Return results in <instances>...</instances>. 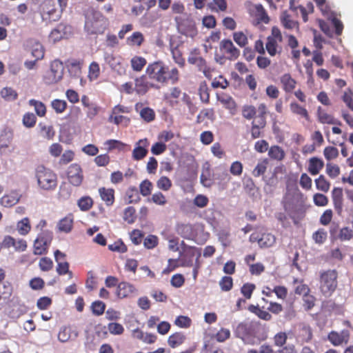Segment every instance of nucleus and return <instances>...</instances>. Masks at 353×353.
Wrapping results in <instances>:
<instances>
[{
    "instance_id": "0eeeda50",
    "label": "nucleus",
    "mask_w": 353,
    "mask_h": 353,
    "mask_svg": "<svg viewBox=\"0 0 353 353\" xmlns=\"http://www.w3.org/2000/svg\"><path fill=\"white\" fill-rule=\"evenodd\" d=\"M71 26L60 23L51 31L49 36L50 40L55 43L62 39L68 38L71 34Z\"/></svg>"
},
{
    "instance_id": "423d86ee",
    "label": "nucleus",
    "mask_w": 353,
    "mask_h": 353,
    "mask_svg": "<svg viewBox=\"0 0 353 353\" xmlns=\"http://www.w3.org/2000/svg\"><path fill=\"white\" fill-rule=\"evenodd\" d=\"M283 206L285 210L290 216H293L302 206V201L299 194L288 193L283 199Z\"/></svg>"
},
{
    "instance_id": "052dcab7",
    "label": "nucleus",
    "mask_w": 353,
    "mask_h": 353,
    "mask_svg": "<svg viewBox=\"0 0 353 353\" xmlns=\"http://www.w3.org/2000/svg\"><path fill=\"white\" fill-rule=\"evenodd\" d=\"M108 329L112 334L119 335L121 334L124 328L122 325L118 323H110L108 325Z\"/></svg>"
},
{
    "instance_id": "b1692460",
    "label": "nucleus",
    "mask_w": 353,
    "mask_h": 353,
    "mask_svg": "<svg viewBox=\"0 0 353 353\" xmlns=\"http://www.w3.org/2000/svg\"><path fill=\"white\" fill-rule=\"evenodd\" d=\"M146 63V59L139 56H134L130 60L131 68L135 72H141Z\"/></svg>"
},
{
    "instance_id": "37998d69",
    "label": "nucleus",
    "mask_w": 353,
    "mask_h": 353,
    "mask_svg": "<svg viewBox=\"0 0 353 353\" xmlns=\"http://www.w3.org/2000/svg\"><path fill=\"white\" fill-rule=\"evenodd\" d=\"M281 21L283 26L287 29H292L296 26V23L290 19V17L286 13L283 12L281 17Z\"/></svg>"
},
{
    "instance_id": "de8ad7c7",
    "label": "nucleus",
    "mask_w": 353,
    "mask_h": 353,
    "mask_svg": "<svg viewBox=\"0 0 353 353\" xmlns=\"http://www.w3.org/2000/svg\"><path fill=\"white\" fill-rule=\"evenodd\" d=\"M91 308L94 314L99 316L104 312L105 305L102 301H97L92 303Z\"/></svg>"
},
{
    "instance_id": "2eb2a0df",
    "label": "nucleus",
    "mask_w": 353,
    "mask_h": 353,
    "mask_svg": "<svg viewBox=\"0 0 353 353\" xmlns=\"http://www.w3.org/2000/svg\"><path fill=\"white\" fill-rule=\"evenodd\" d=\"M21 197V195L18 192L12 191L1 198L0 204L6 208H10L17 204Z\"/></svg>"
},
{
    "instance_id": "774afa93",
    "label": "nucleus",
    "mask_w": 353,
    "mask_h": 353,
    "mask_svg": "<svg viewBox=\"0 0 353 353\" xmlns=\"http://www.w3.org/2000/svg\"><path fill=\"white\" fill-rule=\"evenodd\" d=\"M313 201L314 204L317 206H325L328 202L327 196L320 193H316L314 195Z\"/></svg>"
},
{
    "instance_id": "4d7b16f0",
    "label": "nucleus",
    "mask_w": 353,
    "mask_h": 353,
    "mask_svg": "<svg viewBox=\"0 0 353 353\" xmlns=\"http://www.w3.org/2000/svg\"><path fill=\"white\" fill-rule=\"evenodd\" d=\"M37 118L33 113L28 112L23 117V123L27 128H32L35 125Z\"/></svg>"
},
{
    "instance_id": "58836bf2",
    "label": "nucleus",
    "mask_w": 353,
    "mask_h": 353,
    "mask_svg": "<svg viewBox=\"0 0 353 353\" xmlns=\"http://www.w3.org/2000/svg\"><path fill=\"white\" fill-rule=\"evenodd\" d=\"M141 117L147 122H150L154 120L155 114L152 109L150 108H143L140 112Z\"/></svg>"
},
{
    "instance_id": "6ab92c4d",
    "label": "nucleus",
    "mask_w": 353,
    "mask_h": 353,
    "mask_svg": "<svg viewBox=\"0 0 353 353\" xmlns=\"http://www.w3.org/2000/svg\"><path fill=\"white\" fill-rule=\"evenodd\" d=\"M99 194L101 196V199L105 202L107 205H112L114 201V191L113 189H106L105 188H101L99 190Z\"/></svg>"
},
{
    "instance_id": "ddd939ff",
    "label": "nucleus",
    "mask_w": 353,
    "mask_h": 353,
    "mask_svg": "<svg viewBox=\"0 0 353 353\" xmlns=\"http://www.w3.org/2000/svg\"><path fill=\"white\" fill-rule=\"evenodd\" d=\"M79 335L77 330H73L70 326H62L58 333V339L61 343H65L70 339H76Z\"/></svg>"
},
{
    "instance_id": "bb28decb",
    "label": "nucleus",
    "mask_w": 353,
    "mask_h": 353,
    "mask_svg": "<svg viewBox=\"0 0 353 353\" xmlns=\"http://www.w3.org/2000/svg\"><path fill=\"white\" fill-rule=\"evenodd\" d=\"M144 41V37L140 32H134L132 34L128 37L127 43L129 46H140Z\"/></svg>"
},
{
    "instance_id": "5fc2aeb1",
    "label": "nucleus",
    "mask_w": 353,
    "mask_h": 353,
    "mask_svg": "<svg viewBox=\"0 0 353 353\" xmlns=\"http://www.w3.org/2000/svg\"><path fill=\"white\" fill-rule=\"evenodd\" d=\"M39 266L42 271L47 272L52 268L53 262L50 258L43 257L39 261Z\"/></svg>"
},
{
    "instance_id": "5701e85b",
    "label": "nucleus",
    "mask_w": 353,
    "mask_h": 353,
    "mask_svg": "<svg viewBox=\"0 0 353 353\" xmlns=\"http://www.w3.org/2000/svg\"><path fill=\"white\" fill-rule=\"evenodd\" d=\"M17 230L19 234L27 235L31 230V225L28 218L25 217L17 223Z\"/></svg>"
},
{
    "instance_id": "09e8293b",
    "label": "nucleus",
    "mask_w": 353,
    "mask_h": 353,
    "mask_svg": "<svg viewBox=\"0 0 353 353\" xmlns=\"http://www.w3.org/2000/svg\"><path fill=\"white\" fill-rule=\"evenodd\" d=\"M191 322V319L189 317L179 316L175 319L174 324L179 327L188 328L190 326Z\"/></svg>"
},
{
    "instance_id": "864d4df0",
    "label": "nucleus",
    "mask_w": 353,
    "mask_h": 353,
    "mask_svg": "<svg viewBox=\"0 0 353 353\" xmlns=\"http://www.w3.org/2000/svg\"><path fill=\"white\" fill-rule=\"evenodd\" d=\"M233 285L232 279L230 276H225L219 281V285L223 291H229Z\"/></svg>"
},
{
    "instance_id": "39448f33",
    "label": "nucleus",
    "mask_w": 353,
    "mask_h": 353,
    "mask_svg": "<svg viewBox=\"0 0 353 353\" xmlns=\"http://www.w3.org/2000/svg\"><path fill=\"white\" fill-rule=\"evenodd\" d=\"M63 74V63L59 60H54L51 63L50 69L43 76V81L48 85L56 83L62 79Z\"/></svg>"
},
{
    "instance_id": "c756f323",
    "label": "nucleus",
    "mask_w": 353,
    "mask_h": 353,
    "mask_svg": "<svg viewBox=\"0 0 353 353\" xmlns=\"http://www.w3.org/2000/svg\"><path fill=\"white\" fill-rule=\"evenodd\" d=\"M200 182L205 188H210L213 184V180L208 168L203 170L200 176Z\"/></svg>"
},
{
    "instance_id": "dca6fc26",
    "label": "nucleus",
    "mask_w": 353,
    "mask_h": 353,
    "mask_svg": "<svg viewBox=\"0 0 353 353\" xmlns=\"http://www.w3.org/2000/svg\"><path fill=\"white\" fill-rule=\"evenodd\" d=\"M136 289L132 284L127 282H121L117 287V294L121 298H124L130 294L135 292Z\"/></svg>"
},
{
    "instance_id": "4468645a",
    "label": "nucleus",
    "mask_w": 353,
    "mask_h": 353,
    "mask_svg": "<svg viewBox=\"0 0 353 353\" xmlns=\"http://www.w3.org/2000/svg\"><path fill=\"white\" fill-rule=\"evenodd\" d=\"M153 86L154 85L147 80L146 76L145 75H142L135 79L134 90L138 94H145L150 88Z\"/></svg>"
},
{
    "instance_id": "e433bc0d",
    "label": "nucleus",
    "mask_w": 353,
    "mask_h": 353,
    "mask_svg": "<svg viewBox=\"0 0 353 353\" xmlns=\"http://www.w3.org/2000/svg\"><path fill=\"white\" fill-rule=\"evenodd\" d=\"M77 204L82 211H87L92 206L93 201L90 196H83L78 201Z\"/></svg>"
},
{
    "instance_id": "9b49d317",
    "label": "nucleus",
    "mask_w": 353,
    "mask_h": 353,
    "mask_svg": "<svg viewBox=\"0 0 353 353\" xmlns=\"http://www.w3.org/2000/svg\"><path fill=\"white\" fill-rule=\"evenodd\" d=\"M103 57L105 63L110 65L112 70L116 71L120 74L125 72L124 68L121 65V59L120 57L108 52H105Z\"/></svg>"
},
{
    "instance_id": "a19ab883",
    "label": "nucleus",
    "mask_w": 353,
    "mask_h": 353,
    "mask_svg": "<svg viewBox=\"0 0 353 353\" xmlns=\"http://www.w3.org/2000/svg\"><path fill=\"white\" fill-rule=\"evenodd\" d=\"M10 242L17 251L23 252L27 248L26 241L23 239H15L10 237Z\"/></svg>"
},
{
    "instance_id": "72a5a7b5",
    "label": "nucleus",
    "mask_w": 353,
    "mask_h": 353,
    "mask_svg": "<svg viewBox=\"0 0 353 353\" xmlns=\"http://www.w3.org/2000/svg\"><path fill=\"white\" fill-rule=\"evenodd\" d=\"M29 104L31 106H34L37 114L39 117H43L46 114V109L45 105L41 102L34 99H30Z\"/></svg>"
},
{
    "instance_id": "a878e982",
    "label": "nucleus",
    "mask_w": 353,
    "mask_h": 353,
    "mask_svg": "<svg viewBox=\"0 0 353 353\" xmlns=\"http://www.w3.org/2000/svg\"><path fill=\"white\" fill-rule=\"evenodd\" d=\"M248 310L263 320L269 321L272 318L271 314L268 312L261 310L259 306L251 305L249 306Z\"/></svg>"
},
{
    "instance_id": "cd10ccee",
    "label": "nucleus",
    "mask_w": 353,
    "mask_h": 353,
    "mask_svg": "<svg viewBox=\"0 0 353 353\" xmlns=\"http://www.w3.org/2000/svg\"><path fill=\"white\" fill-rule=\"evenodd\" d=\"M73 219L70 216H65L58 223L59 230L61 232L68 233L72 228Z\"/></svg>"
},
{
    "instance_id": "4c0bfd02",
    "label": "nucleus",
    "mask_w": 353,
    "mask_h": 353,
    "mask_svg": "<svg viewBox=\"0 0 353 353\" xmlns=\"http://www.w3.org/2000/svg\"><path fill=\"white\" fill-rule=\"evenodd\" d=\"M353 238V230L344 227L339 231V239L342 241H350Z\"/></svg>"
},
{
    "instance_id": "6e6552de",
    "label": "nucleus",
    "mask_w": 353,
    "mask_h": 353,
    "mask_svg": "<svg viewBox=\"0 0 353 353\" xmlns=\"http://www.w3.org/2000/svg\"><path fill=\"white\" fill-rule=\"evenodd\" d=\"M83 174L80 166L77 164H72L68 170V178L73 185L79 186L83 181Z\"/></svg>"
},
{
    "instance_id": "f257e3e1",
    "label": "nucleus",
    "mask_w": 353,
    "mask_h": 353,
    "mask_svg": "<svg viewBox=\"0 0 353 353\" xmlns=\"http://www.w3.org/2000/svg\"><path fill=\"white\" fill-rule=\"evenodd\" d=\"M145 74L150 80L160 83H167L170 81L172 84L178 82L179 72L176 68L170 70L162 61H154L149 63L146 68Z\"/></svg>"
},
{
    "instance_id": "f3484780",
    "label": "nucleus",
    "mask_w": 353,
    "mask_h": 353,
    "mask_svg": "<svg viewBox=\"0 0 353 353\" xmlns=\"http://www.w3.org/2000/svg\"><path fill=\"white\" fill-rule=\"evenodd\" d=\"M324 163L322 160L316 157H312L310 159L308 171L312 175H316L323 168Z\"/></svg>"
},
{
    "instance_id": "e2e57ef3",
    "label": "nucleus",
    "mask_w": 353,
    "mask_h": 353,
    "mask_svg": "<svg viewBox=\"0 0 353 353\" xmlns=\"http://www.w3.org/2000/svg\"><path fill=\"white\" fill-rule=\"evenodd\" d=\"M109 250L113 252H118L120 253H124L127 251V247L121 241H118L114 242L112 244H110L108 245Z\"/></svg>"
},
{
    "instance_id": "c03bdc74",
    "label": "nucleus",
    "mask_w": 353,
    "mask_h": 353,
    "mask_svg": "<svg viewBox=\"0 0 353 353\" xmlns=\"http://www.w3.org/2000/svg\"><path fill=\"white\" fill-rule=\"evenodd\" d=\"M290 110L293 113L301 115L305 118L306 119H308V113L306 109L301 107L298 103H292L290 104Z\"/></svg>"
},
{
    "instance_id": "2f4dec72",
    "label": "nucleus",
    "mask_w": 353,
    "mask_h": 353,
    "mask_svg": "<svg viewBox=\"0 0 353 353\" xmlns=\"http://www.w3.org/2000/svg\"><path fill=\"white\" fill-rule=\"evenodd\" d=\"M32 55L37 59H41L44 56V50L42 45L38 41H34L32 45Z\"/></svg>"
},
{
    "instance_id": "680f3d73",
    "label": "nucleus",
    "mask_w": 353,
    "mask_h": 353,
    "mask_svg": "<svg viewBox=\"0 0 353 353\" xmlns=\"http://www.w3.org/2000/svg\"><path fill=\"white\" fill-rule=\"evenodd\" d=\"M67 106V103L63 100L54 99L52 101V107L57 113L63 112Z\"/></svg>"
},
{
    "instance_id": "8fccbe9b",
    "label": "nucleus",
    "mask_w": 353,
    "mask_h": 353,
    "mask_svg": "<svg viewBox=\"0 0 353 353\" xmlns=\"http://www.w3.org/2000/svg\"><path fill=\"white\" fill-rule=\"evenodd\" d=\"M255 9L258 19L263 23H268L269 21V18L263 6L261 4H256L255 5Z\"/></svg>"
},
{
    "instance_id": "13d9d810",
    "label": "nucleus",
    "mask_w": 353,
    "mask_h": 353,
    "mask_svg": "<svg viewBox=\"0 0 353 353\" xmlns=\"http://www.w3.org/2000/svg\"><path fill=\"white\" fill-rule=\"evenodd\" d=\"M148 150L143 146L137 145L133 150L132 157L135 160H141L146 156Z\"/></svg>"
},
{
    "instance_id": "a211bd4d",
    "label": "nucleus",
    "mask_w": 353,
    "mask_h": 353,
    "mask_svg": "<svg viewBox=\"0 0 353 353\" xmlns=\"http://www.w3.org/2000/svg\"><path fill=\"white\" fill-rule=\"evenodd\" d=\"M217 99L223 105L230 111L234 110L236 108V103L234 99L228 94L221 93L216 95Z\"/></svg>"
},
{
    "instance_id": "393cba45",
    "label": "nucleus",
    "mask_w": 353,
    "mask_h": 353,
    "mask_svg": "<svg viewBox=\"0 0 353 353\" xmlns=\"http://www.w3.org/2000/svg\"><path fill=\"white\" fill-rule=\"evenodd\" d=\"M199 70L202 72L206 78H211V68L207 65L205 60L201 57L197 59V61L194 64Z\"/></svg>"
},
{
    "instance_id": "412c9836",
    "label": "nucleus",
    "mask_w": 353,
    "mask_h": 353,
    "mask_svg": "<svg viewBox=\"0 0 353 353\" xmlns=\"http://www.w3.org/2000/svg\"><path fill=\"white\" fill-rule=\"evenodd\" d=\"M281 83L285 92H292L296 85V81L289 74H285L281 77Z\"/></svg>"
},
{
    "instance_id": "603ef678",
    "label": "nucleus",
    "mask_w": 353,
    "mask_h": 353,
    "mask_svg": "<svg viewBox=\"0 0 353 353\" xmlns=\"http://www.w3.org/2000/svg\"><path fill=\"white\" fill-rule=\"evenodd\" d=\"M209 203L208 198L203 194H198L193 200V203L198 208H203L207 206Z\"/></svg>"
},
{
    "instance_id": "49530a36",
    "label": "nucleus",
    "mask_w": 353,
    "mask_h": 353,
    "mask_svg": "<svg viewBox=\"0 0 353 353\" xmlns=\"http://www.w3.org/2000/svg\"><path fill=\"white\" fill-rule=\"evenodd\" d=\"M100 74L99 65L96 62H92L89 67V78L91 81L96 80Z\"/></svg>"
},
{
    "instance_id": "c85d7f7f",
    "label": "nucleus",
    "mask_w": 353,
    "mask_h": 353,
    "mask_svg": "<svg viewBox=\"0 0 353 353\" xmlns=\"http://www.w3.org/2000/svg\"><path fill=\"white\" fill-rule=\"evenodd\" d=\"M275 243V237L270 233H264L261 235L259 240V246L261 248H268Z\"/></svg>"
},
{
    "instance_id": "1a4fd4ad",
    "label": "nucleus",
    "mask_w": 353,
    "mask_h": 353,
    "mask_svg": "<svg viewBox=\"0 0 353 353\" xmlns=\"http://www.w3.org/2000/svg\"><path fill=\"white\" fill-rule=\"evenodd\" d=\"M350 338L349 331L343 330L340 332L332 331L327 336L330 342L334 346H339L343 343H347Z\"/></svg>"
},
{
    "instance_id": "ea45409f",
    "label": "nucleus",
    "mask_w": 353,
    "mask_h": 353,
    "mask_svg": "<svg viewBox=\"0 0 353 353\" xmlns=\"http://www.w3.org/2000/svg\"><path fill=\"white\" fill-rule=\"evenodd\" d=\"M57 272L59 275L68 274L69 279H72V273L69 270V263L68 262H57Z\"/></svg>"
},
{
    "instance_id": "7ed1b4c3",
    "label": "nucleus",
    "mask_w": 353,
    "mask_h": 353,
    "mask_svg": "<svg viewBox=\"0 0 353 353\" xmlns=\"http://www.w3.org/2000/svg\"><path fill=\"white\" fill-rule=\"evenodd\" d=\"M107 26L105 18L102 14L93 9L85 14V29L90 34L103 33Z\"/></svg>"
},
{
    "instance_id": "3c124183",
    "label": "nucleus",
    "mask_w": 353,
    "mask_h": 353,
    "mask_svg": "<svg viewBox=\"0 0 353 353\" xmlns=\"http://www.w3.org/2000/svg\"><path fill=\"white\" fill-rule=\"evenodd\" d=\"M157 186L159 189L163 191H168L172 186L171 181L166 176H161L157 182Z\"/></svg>"
},
{
    "instance_id": "4be33fe9",
    "label": "nucleus",
    "mask_w": 353,
    "mask_h": 353,
    "mask_svg": "<svg viewBox=\"0 0 353 353\" xmlns=\"http://www.w3.org/2000/svg\"><path fill=\"white\" fill-rule=\"evenodd\" d=\"M185 339V336L182 332H176L169 336L168 343L171 347L174 348L181 345Z\"/></svg>"
},
{
    "instance_id": "20e7f679",
    "label": "nucleus",
    "mask_w": 353,
    "mask_h": 353,
    "mask_svg": "<svg viewBox=\"0 0 353 353\" xmlns=\"http://www.w3.org/2000/svg\"><path fill=\"white\" fill-rule=\"evenodd\" d=\"M337 272L329 270L322 272L320 274V290L325 296H329L335 290L337 286Z\"/></svg>"
},
{
    "instance_id": "9d476101",
    "label": "nucleus",
    "mask_w": 353,
    "mask_h": 353,
    "mask_svg": "<svg viewBox=\"0 0 353 353\" xmlns=\"http://www.w3.org/2000/svg\"><path fill=\"white\" fill-rule=\"evenodd\" d=\"M43 11V19L45 18V15L47 14L48 16L49 19H52L53 21L58 20L61 14L62 13L59 9L55 8L54 7V3L51 0H46L42 6Z\"/></svg>"
},
{
    "instance_id": "338daca9",
    "label": "nucleus",
    "mask_w": 353,
    "mask_h": 353,
    "mask_svg": "<svg viewBox=\"0 0 353 353\" xmlns=\"http://www.w3.org/2000/svg\"><path fill=\"white\" fill-rule=\"evenodd\" d=\"M166 145L161 142H157L154 143L152 148H151V152L154 155H159L162 153H163L166 150Z\"/></svg>"
},
{
    "instance_id": "473e14b6",
    "label": "nucleus",
    "mask_w": 353,
    "mask_h": 353,
    "mask_svg": "<svg viewBox=\"0 0 353 353\" xmlns=\"http://www.w3.org/2000/svg\"><path fill=\"white\" fill-rule=\"evenodd\" d=\"M52 239V233L48 230L42 231L36 239V240H39L40 243L47 247L50 245Z\"/></svg>"
},
{
    "instance_id": "f704fd0d",
    "label": "nucleus",
    "mask_w": 353,
    "mask_h": 353,
    "mask_svg": "<svg viewBox=\"0 0 353 353\" xmlns=\"http://www.w3.org/2000/svg\"><path fill=\"white\" fill-rule=\"evenodd\" d=\"M316 188L322 192H327L330 186V183L325 179L324 176L321 175L315 180Z\"/></svg>"
},
{
    "instance_id": "69168bd1",
    "label": "nucleus",
    "mask_w": 353,
    "mask_h": 353,
    "mask_svg": "<svg viewBox=\"0 0 353 353\" xmlns=\"http://www.w3.org/2000/svg\"><path fill=\"white\" fill-rule=\"evenodd\" d=\"M314 241L319 244H322L327 239V232L324 230H319L313 234Z\"/></svg>"
},
{
    "instance_id": "6e6d98bb",
    "label": "nucleus",
    "mask_w": 353,
    "mask_h": 353,
    "mask_svg": "<svg viewBox=\"0 0 353 353\" xmlns=\"http://www.w3.org/2000/svg\"><path fill=\"white\" fill-rule=\"evenodd\" d=\"M267 165L268 161L266 159L259 162L252 172L253 175L259 176L263 174L267 169Z\"/></svg>"
},
{
    "instance_id": "f8f14e48",
    "label": "nucleus",
    "mask_w": 353,
    "mask_h": 353,
    "mask_svg": "<svg viewBox=\"0 0 353 353\" xmlns=\"http://www.w3.org/2000/svg\"><path fill=\"white\" fill-rule=\"evenodd\" d=\"M220 48L227 54L229 59H236L239 55V50L234 46L232 41L229 39L223 40L220 43Z\"/></svg>"
},
{
    "instance_id": "79ce46f5",
    "label": "nucleus",
    "mask_w": 353,
    "mask_h": 353,
    "mask_svg": "<svg viewBox=\"0 0 353 353\" xmlns=\"http://www.w3.org/2000/svg\"><path fill=\"white\" fill-rule=\"evenodd\" d=\"M277 42L278 41H276L274 38L271 37H268L266 50L270 55L274 56L276 54Z\"/></svg>"
},
{
    "instance_id": "0e129e2a",
    "label": "nucleus",
    "mask_w": 353,
    "mask_h": 353,
    "mask_svg": "<svg viewBox=\"0 0 353 353\" xmlns=\"http://www.w3.org/2000/svg\"><path fill=\"white\" fill-rule=\"evenodd\" d=\"M233 38L234 41L241 47H244L248 43L247 37L242 32H234Z\"/></svg>"
},
{
    "instance_id": "aec40b11",
    "label": "nucleus",
    "mask_w": 353,
    "mask_h": 353,
    "mask_svg": "<svg viewBox=\"0 0 353 353\" xmlns=\"http://www.w3.org/2000/svg\"><path fill=\"white\" fill-rule=\"evenodd\" d=\"M318 119L321 123L340 125L341 123L335 119L331 114H327L321 108L318 110Z\"/></svg>"
},
{
    "instance_id": "7c9ffc66",
    "label": "nucleus",
    "mask_w": 353,
    "mask_h": 353,
    "mask_svg": "<svg viewBox=\"0 0 353 353\" xmlns=\"http://www.w3.org/2000/svg\"><path fill=\"white\" fill-rule=\"evenodd\" d=\"M268 154L270 158L278 161L282 160L285 157L284 151L277 145L272 146L268 151Z\"/></svg>"
},
{
    "instance_id": "c9c22d12",
    "label": "nucleus",
    "mask_w": 353,
    "mask_h": 353,
    "mask_svg": "<svg viewBox=\"0 0 353 353\" xmlns=\"http://www.w3.org/2000/svg\"><path fill=\"white\" fill-rule=\"evenodd\" d=\"M1 96L7 101H14L17 99V92L11 88H4L1 91Z\"/></svg>"
},
{
    "instance_id": "f03ea898",
    "label": "nucleus",
    "mask_w": 353,
    "mask_h": 353,
    "mask_svg": "<svg viewBox=\"0 0 353 353\" xmlns=\"http://www.w3.org/2000/svg\"><path fill=\"white\" fill-rule=\"evenodd\" d=\"M34 178L39 188L43 190H54L57 186V174L43 165H37L34 170Z\"/></svg>"
},
{
    "instance_id": "a18cd8bd",
    "label": "nucleus",
    "mask_w": 353,
    "mask_h": 353,
    "mask_svg": "<svg viewBox=\"0 0 353 353\" xmlns=\"http://www.w3.org/2000/svg\"><path fill=\"white\" fill-rule=\"evenodd\" d=\"M152 184L149 180L143 181L140 185V192L143 196H148L151 194Z\"/></svg>"
},
{
    "instance_id": "bf43d9fd",
    "label": "nucleus",
    "mask_w": 353,
    "mask_h": 353,
    "mask_svg": "<svg viewBox=\"0 0 353 353\" xmlns=\"http://www.w3.org/2000/svg\"><path fill=\"white\" fill-rule=\"evenodd\" d=\"M127 196H128V203H137L139 201L140 198L135 187H130L127 191Z\"/></svg>"
}]
</instances>
